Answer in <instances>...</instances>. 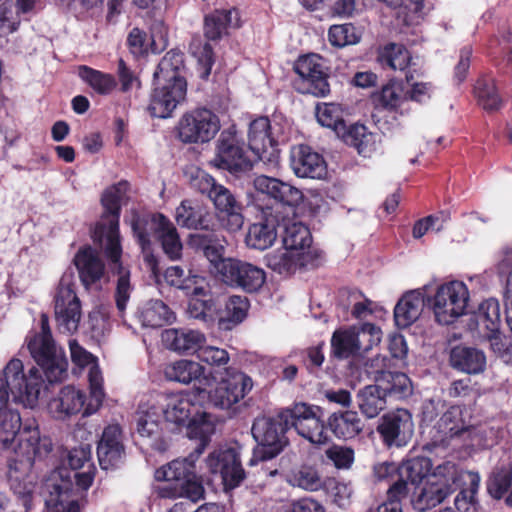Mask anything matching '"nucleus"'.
Returning <instances> with one entry per match:
<instances>
[{
    "label": "nucleus",
    "instance_id": "1a4fd4ad",
    "mask_svg": "<svg viewBox=\"0 0 512 512\" xmlns=\"http://www.w3.org/2000/svg\"><path fill=\"white\" fill-rule=\"evenodd\" d=\"M290 126L277 117L269 120L259 117L253 120L248 129V145L258 160L275 164L278 161L277 146L288 140Z\"/></svg>",
    "mask_w": 512,
    "mask_h": 512
},
{
    "label": "nucleus",
    "instance_id": "4468645a",
    "mask_svg": "<svg viewBox=\"0 0 512 512\" xmlns=\"http://www.w3.org/2000/svg\"><path fill=\"white\" fill-rule=\"evenodd\" d=\"M472 431L463 419V412L459 406L450 407L430 429L429 436L432 447L459 448L467 444Z\"/></svg>",
    "mask_w": 512,
    "mask_h": 512
},
{
    "label": "nucleus",
    "instance_id": "dca6fc26",
    "mask_svg": "<svg viewBox=\"0 0 512 512\" xmlns=\"http://www.w3.org/2000/svg\"><path fill=\"white\" fill-rule=\"evenodd\" d=\"M216 168L239 174L251 169L252 161L246 155L234 127L220 134L217 141L216 154L211 160Z\"/></svg>",
    "mask_w": 512,
    "mask_h": 512
},
{
    "label": "nucleus",
    "instance_id": "49530a36",
    "mask_svg": "<svg viewBox=\"0 0 512 512\" xmlns=\"http://www.w3.org/2000/svg\"><path fill=\"white\" fill-rule=\"evenodd\" d=\"M379 388L385 392L386 398L401 399L412 392V384L408 376L400 372L382 373L375 377Z\"/></svg>",
    "mask_w": 512,
    "mask_h": 512
},
{
    "label": "nucleus",
    "instance_id": "052dcab7",
    "mask_svg": "<svg viewBox=\"0 0 512 512\" xmlns=\"http://www.w3.org/2000/svg\"><path fill=\"white\" fill-rule=\"evenodd\" d=\"M359 30L350 23L333 25L328 31V40L335 47L354 45L360 41Z\"/></svg>",
    "mask_w": 512,
    "mask_h": 512
},
{
    "label": "nucleus",
    "instance_id": "6e6552de",
    "mask_svg": "<svg viewBox=\"0 0 512 512\" xmlns=\"http://www.w3.org/2000/svg\"><path fill=\"white\" fill-rule=\"evenodd\" d=\"M26 344L31 357L42 368L50 383L64 378L68 362L52 338L46 315L41 316L40 330L28 334Z\"/></svg>",
    "mask_w": 512,
    "mask_h": 512
},
{
    "label": "nucleus",
    "instance_id": "c85d7f7f",
    "mask_svg": "<svg viewBox=\"0 0 512 512\" xmlns=\"http://www.w3.org/2000/svg\"><path fill=\"white\" fill-rule=\"evenodd\" d=\"M164 279L170 286L176 287L191 296H205L209 292V284L204 276L192 272L186 273L178 265L168 267Z\"/></svg>",
    "mask_w": 512,
    "mask_h": 512
},
{
    "label": "nucleus",
    "instance_id": "8fccbe9b",
    "mask_svg": "<svg viewBox=\"0 0 512 512\" xmlns=\"http://www.w3.org/2000/svg\"><path fill=\"white\" fill-rule=\"evenodd\" d=\"M331 431L337 438L351 439L362 430L361 420L356 412L333 413L328 420Z\"/></svg>",
    "mask_w": 512,
    "mask_h": 512
},
{
    "label": "nucleus",
    "instance_id": "412c9836",
    "mask_svg": "<svg viewBox=\"0 0 512 512\" xmlns=\"http://www.w3.org/2000/svg\"><path fill=\"white\" fill-rule=\"evenodd\" d=\"M377 429L388 446H405L414 432L412 415L405 409H397L384 415Z\"/></svg>",
    "mask_w": 512,
    "mask_h": 512
},
{
    "label": "nucleus",
    "instance_id": "603ef678",
    "mask_svg": "<svg viewBox=\"0 0 512 512\" xmlns=\"http://www.w3.org/2000/svg\"><path fill=\"white\" fill-rule=\"evenodd\" d=\"M474 317L480 329L486 330L488 333L498 332L501 324L499 302L493 298L483 301Z\"/></svg>",
    "mask_w": 512,
    "mask_h": 512
},
{
    "label": "nucleus",
    "instance_id": "9d476101",
    "mask_svg": "<svg viewBox=\"0 0 512 512\" xmlns=\"http://www.w3.org/2000/svg\"><path fill=\"white\" fill-rule=\"evenodd\" d=\"M425 285L427 305L433 311L438 323L448 325L466 313L469 290L462 281H449L436 287L433 293Z\"/></svg>",
    "mask_w": 512,
    "mask_h": 512
},
{
    "label": "nucleus",
    "instance_id": "cd10ccee",
    "mask_svg": "<svg viewBox=\"0 0 512 512\" xmlns=\"http://www.w3.org/2000/svg\"><path fill=\"white\" fill-rule=\"evenodd\" d=\"M164 345L179 354H195L206 343L205 335L190 328H170L162 332Z\"/></svg>",
    "mask_w": 512,
    "mask_h": 512
},
{
    "label": "nucleus",
    "instance_id": "a211bd4d",
    "mask_svg": "<svg viewBox=\"0 0 512 512\" xmlns=\"http://www.w3.org/2000/svg\"><path fill=\"white\" fill-rule=\"evenodd\" d=\"M205 465L211 474L220 477L225 490L236 488L245 478L239 455L234 448L214 450L206 458Z\"/></svg>",
    "mask_w": 512,
    "mask_h": 512
},
{
    "label": "nucleus",
    "instance_id": "7c9ffc66",
    "mask_svg": "<svg viewBox=\"0 0 512 512\" xmlns=\"http://www.w3.org/2000/svg\"><path fill=\"white\" fill-rule=\"evenodd\" d=\"M426 293L423 289L407 292L394 309V318L398 327L405 328L415 322L425 306Z\"/></svg>",
    "mask_w": 512,
    "mask_h": 512
},
{
    "label": "nucleus",
    "instance_id": "c03bdc74",
    "mask_svg": "<svg viewBox=\"0 0 512 512\" xmlns=\"http://www.w3.org/2000/svg\"><path fill=\"white\" fill-rule=\"evenodd\" d=\"M361 337L357 335V326L336 330L331 338L332 352L335 357L346 359L359 354Z\"/></svg>",
    "mask_w": 512,
    "mask_h": 512
},
{
    "label": "nucleus",
    "instance_id": "c756f323",
    "mask_svg": "<svg viewBox=\"0 0 512 512\" xmlns=\"http://www.w3.org/2000/svg\"><path fill=\"white\" fill-rule=\"evenodd\" d=\"M340 138L363 157H370L376 153L382 142L381 134L371 132L365 125L358 123L347 126Z\"/></svg>",
    "mask_w": 512,
    "mask_h": 512
},
{
    "label": "nucleus",
    "instance_id": "f3484780",
    "mask_svg": "<svg viewBox=\"0 0 512 512\" xmlns=\"http://www.w3.org/2000/svg\"><path fill=\"white\" fill-rule=\"evenodd\" d=\"M69 348L72 362L79 368L88 367L90 398L85 414L92 415L101 407L105 397L102 372L97 358L80 346L76 340L69 341Z\"/></svg>",
    "mask_w": 512,
    "mask_h": 512
},
{
    "label": "nucleus",
    "instance_id": "f704fd0d",
    "mask_svg": "<svg viewBox=\"0 0 512 512\" xmlns=\"http://www.w3.org/2000/svg\"><path fill=\"white\" fill-rule=\"evenodd\" d=\"M74 264L79 272V278L86 287L96 283L104 275V264L90 247L77 252L74 257Z\"/></svg>",
    "mask_w": 512,
    "mask_h": 512
},
{
    "label": "nucleus",
    "instance_id": "f8f14e48",
    "mask_svg": "<svg viewBox=\"0 0 512 512\" xmlns=\"http://www.w3.org/2000/svg\"><path fill=\"white\" fill-rule=\"evenodd\" d=\"M319 412V407L299 402L281 411L280 418L288 429H295L299 436L320 446L328 442V435Z\"/></svg>",
    "mask_w": 512,
    "mask_h": 512
},
{
    "label": "nucleus",
    "instance_id": "ddd939ff",
    "mask_svg": "<svg viewBox=\"0 0 512 512\" xmlns=\"http://www.w3.org/2000/svg\"><path fill=\"white\" fill-rule=\"evenodd\" d=\"M75 287V272L68 268L63 273L55 294V317L62 333L77 331L81 320V305Z\"/></svg>",
    "mask_w": 512,
    "mask_h": 512
},
{
    "label": "nucleus",
    "instance_id": "37998d69",
    "mask_svg": "<svg viewBox=\"0 0 512 512\" xmlns=\"http://www.w3.org/2000/svg\"><path fill=\"white\" fill-rule=\"evenodd\" d=\"M464 474H477L473 471H465L459 468L454 462L446 461L437 465L431 472L432 481L437 482L442 488H447L451 494L457 487L466 486L468 480Z\"/></svg>",
    "mask_w": 512,
    "mask_h": 512
},
{
    "label": "nucleus",
    "instance_id": "0eeeda50",
    "mask_svg": "<svg viewBox=\"0 0 512 512\" xmlns=\"http://www.w3.org/2000/svg\"><path fill=\"white\" fill-rule=\"evenodd\" d=\"M166 421L176 425L189 421L190 433L202 442L214 433L216 419L211 414L199 412L193 404L194 392L152 396Z\"/></svg>",
    "mask_w": 512,
    "mask_h": 512
},
{
    "label": "nucleus",
    "instance_id": "bb28decb",
    "mask_svg": "<svg viewBox=\"0 0 512 512\" xmlns=\"http://www.w3.org/2000/svg\"><path fill=\"white\" fill-rule=\"evenodd\" d=\"M210 199L213 201L222 225L231 232H236L243 226V216L240 212V205L232 193L224 186L214 188Z\"/></svg>",
    "mask_w": 512,
    "mask_h": 512
},
{
    "label": "nucleus",
    "instance_id": "58836bf2",
    "mask_svg": "<svg viewBox=\"0 0 512 512\" xmlns=\"http://www.w3.org/2000/svg\"><path fill=\"white\" fill-rule=\"evenodd\" d=\"M311 243V233L306 225L297 221H289L285 224L283 244L299 254L303 253V256H307V259L312 262L314 252L311 249Z\"/></svg>",
    "mask_w": 512,
    "mask_h": 512
},
{
    "label": "nucleus",
    "instance_id": "39448f33",
    "mask_svg": "<svg viewBox=\"0 0 512 512\" xmlns=\"http://www.w3.org/2000/svg\"><path fill=\"white\" fill-rule=\"evenodd\" d=\"M93 480L94 469L91 465L82 472H75L65 467L50 472L41 486L46 512H80L79 503L74 496V481L77 488L87 490Z\"/></svg>",
    "mask_w": 512,
    "mask_h": 512
},
{
    "label": "nucleus",
    "instance_id": "3c124183",
    "mask_svg": "<svg viewBox=\"0 0 512 512\" xmlns=\"http://www.w3.org/2000/svg\"><path fill=\"white\" fill-rule=\"evenodd\" d=\"M407 98L402 83L396 80L389 81L373 96L376 106L387 110L398 109Z\"/></svg>",
    "mask_w": 512,
    "mask_h": 512
},
{
    "label": "nucleus",
    "instance_id": "680f3d73",
    "mask_svg": "<svg viewBox=\"0 0 512 512\" xmlns=\"http://www.w3.org/2000/svg\"><path fill=\"white\" fill-rule=\"evenodd\" d=\"M475 95L483 109L495 111L501 107V98L493 82L480 80L475 86Z\"/></svg>",
    "mask_w": 512,
    "mask_h": 512
},
{
    "label": "nucleus",
    "instance_id": "69168bd1",
    "mask_svg": "<svg viewBox=\"0 0 512 512\" xmlns=\"http://www.w3.org/2000/svg\"><path fill=\"white\" fill-rule=\"evenodd\" d=\"M357 326V335L361 337L359 353L367 352L373 347L379 345L382 340V331L372 323H363Z\"/></svg>",
    "mask_w": 512,
    "mask_h": 512
},
{
    "label": "nucleus",
    "instance_id": "4d7b16f0",
    "mask_svg": "<svg viewBox=\"0 0 512 512\" xmlns=\"http://www.w3.org/2000/svg\"><path fill=\"white\" fill-rule=\"evenodd\" d=\"M464 477L468 483L466 486H461L462 489L455 498L456 512H476V494L479 489L480 476L479 474H464Z\"/></svg>",
    "mask_w": 512,
    "mask_h": 512
},
{
    "label": "nucleus",
    "instance_id": "79ce46f5",
    "mask_svg": "<svg viewBox=\"0 0 512 512\" xmlns=\"http://www.w3.org/2000/svg\"><path fill=\"white\" fill-rule=\"evenodd\" d=\"M21 428V417L17 410L11 409L8 402L0 404V453L14 447L15 437Z\"/></svg>",
    "mask_w": 512,
    "mask_h": 512
},
{
    "label": "nucleus",
    "instance_id": "473e14b6",
    "mask_svg": "<svg viewBox=\"0 0 512 512\" xmlns=\"http://www.w3.org/2000/svg\"><path fill=\"white\" fill-rule=\"evenodd\" d=\"M161 416L153 397L142 400L134 415L136 432L143 438H152L158 435Z\"/></svg>",
    "mask_w": 512,
    "mask_h": 512
},
{
    "label": "nucleus",
    "instance_id": "aec40b11",
    "mask_svg": "<svg viewBox=\"0 0 512 512\" xmlns=\"http://www.w3.org/2000/svg\"><path fill=\"white\" fill-rule=\"evenodd\" d=\"M295 71L306 85L303 92L317 97H324L329 93L326 67L320 55L301 56L295 63Z\"/></svg>",
    "mask_w": 512,
    "mask_h": 512
},
{
    "label": "nucleus",
    "instance_id": "9b49d317",
    "mask_svg": "<svg viewBox=\"0 0 512 512\" xmlns=\"http://www.w3.org/2000/svg\"><path fill=\"white\" fill-rule=\"evenodd\" d=\"M287 429L280 413L276 418L257 417L252 425V436L258 445L249 464L255 465L258 461L269 460L280 454L288 444L285 436Z\"/></svg>",
    "mask_w": 512,
    "mask_h": 512
},
{
    "label": "nucleus",
    "instance_id": "72a5a7b5",
    "mask_svg": "<svg viewBox=\"0 0 512 512\" xmlns=\"http://www.w3.org/2000/svg\"><path fill=\"white\" fill-rule=\"evenodd\" d=\"M241 26L240 13L236 9L216 10L205 17L204 32L210 40H218L230 29Z\"/></svg>",
    "mask_w": 512,
    "mask_h": 512
},
{
    "label": "nucleus",
    "instance_id": "a18cd8bd",
    "mask_svg": "<svg viewBox=\"0 0 512 512\" xmlns=\"http://www.w3.org/2000/svg\"><path fill=\"white\" fill-rule=\"evenodd\" d=\"M197 456L190 455L185 459H176L157 469L155 479L158 482H183L187 477L195 474V459Z\"/></svg>",
    "mask_w": 512,
    "mask_h": 512
},
{
    "label": "nucleus",
    "instance_id": "f257e3e1",
    "mask_svg": "<svg viewBox=\"0 0 512 512\" xmlns=\"http://www.w3.org/2000/svg\"><path fill=\"white\" fill-rule=\"evenodd\" d=\"M166 380L189 385L198 382L199 394H207L209 402L220 409H233L252 390L253 380L243 371L226 367L222 371H206L199 362L179 359L163 368Z\"/></svg>",
    "mask_w": 512,
    "mask_h": 512
},
{
    "label": "nucleus",
    "instance_id": "de8ad7c7",
    "mask_svg": "<svg viewBox=\"0 0 512 512\" xmlns=\"http://www.w3.org/2000/svg\"><path fill=\"white\" fill-rule=\"evenodd\" d=\"M400 480L398 482H410L416 487L422 484L432 472L431 460L427 457H415L402 462L398 468Z\"/></svg>",
    "mask_w": 512,
    "mask_h": 512
},
{
    "label": "nucleus",
    "instance_id": "338daca9",
    "mask_svg": "<svg viewBox=\"0 0 512 512\" xmlns=\"http://www.w3.org/2000/svg\"><path fill=\"white\" fill-rule=\"evenodd\" d=\"M190 52L203 68V77H207L213 64V53L210 44L202 43L200 38H194L190 44Z\"/></svg>",
    "mask_w": 512,
    "mask_h": 512
},
{
    "label": "nucleus",
    "instance_id": "09e8293b",
    "mask_svg": "<svg viewBox=\"0 0 512 512\" xmlns=\"http://www.w3.org/2000/svg\"><path fill=\"white\" fill-rule=\"evenodd\" d=\"M358 406L367 418L376 417L385 409L387 398L377 383L365 386L358 392Z\"/></svg>",
    "mask_w": 512,
    "mask_h": 512
},
{
    "label": "nucleus",
    "instance_id": "c9c22d12",
    "mask_svg": "<svg viewBox=\"0 0 512 512\" xmlns=\"http://www.w3.org/2000/svg\"><path fill=\"white\" fill-rule=\"evenodd\" d=\"M265 261L269 268L279 274H290L298 267L311 263L303 253L299 254L284 244L281 248L266 254Z\"/></svg>",
    "mask_w": 512,
    "mask_h": 512
},
{
    "label": "nucleus",
    "instance_id": "a19ab883",
    "mask_svg": "<svg viewBox=\"0 0 512 512\" xmlns=\"http://www.w3.org/2000/svg\"><path fill=\"white\" fill-rule=\"evenodd\" d=\"M137 318L143 327L158 328L172 323L175 316L163 301L152 299L138 308Z\"/></svg>",
    "mask_w": 512,
    "mask_h": 512
},
{
    "label": "nucleus",
    "instance_id": "774afa93",
    "mask_svg": "<svg viewBox=\"0 0 512 512\" xmlns=\"http://www.w3.org/2000/svg\"><path fill=\"white\" fill-rule=\"evenodd\" d=\"M407 495V488L404 482H395L388 490L389 500L381 504L377 512H402L400 499Z\"/></svg>",
    "mask_w": 512,
    "mask_h": 512
},
{
    "label": "nucleus",
    "instance_id": "6ab92c4d",
    "mask_svg": "<svg viewBox=\"0 0 512 512\" xmlns=\"http://www.w3.org/2000/svg\"><path fill=\"white\" fill-rule=\"evenodd\" d=\"M227 263L220 278L223 283L249 293L258 291L265 283L266 273L262 268L235 258Z\"/></svg>",
    "mask_w": 512,
    "mask_h": 512
},
{
    "label": "nucleus",
    "instance_id": "5701e85b",
    "mask_svg": "<svg viewBox=\"0 0 512 512\" xmlns=\"http://www.w3.org/2000/svg\"><path fill=\"white\" fill-rule=\"evenodd\" d=\"M290 165L297 177L323 179L327 165L323 157L309 146L297 145L291 149Z\"/></svg>",
    "mask_w": 512,
    "mask_h": 512
},
{
    "label": "nucleus",
    "instance_id": "ea45409f",
    "mask_svg": "<svg viewBox=\"0 0 512 512\" xmlns=\"http://www.w3.org/2000/svg\"><path fill=\"white\" fill-rule=\"evenodd\" d=\"M450 494L447 488H442L431 477L415 488L412 504L418 511H426L442 503Z\"/></svg>",
    "mask_w": 512,
    "mask_h": 512
},
{
    "label": "nucleus",
    "instance_id": "423d86ee",
    "mask_svg": "<svg viewBox=\"0 0 512 512\" xmlns=\"http://www.w3.org/2000/svg\"><path fill=\"white\" fill-rule=\"evenodd\" d=\"M42 372L36 366L25 370L22 360L11 358L0 371V398L13 400L28 408H34L45 388Z\"/></svg>",
    "mask_w": 512,
    "mask_h": 512
},
{
    "label": "nucleus",
    "instance_id": "13d9d810",
    "mask_svg": "<svg viewBox=\"0 0 512 512\" xmlns=\"http://www.w3.org/2000/svg\"><path fill=\"white\" fill-rule=\"evenodd\" d=\"M511 481L512 461L508 457L493 471L488 482V490L493 497L500 499L511 486Z\"/></svg>",
    "mask_w": 512,
    "mask_h": 512
},
{
    "label": "nucleus",
    "instance_id": "5fc2aeb1",
    "mask_svg": "<svg viewBox=\"0 0 512 512\" xmlns=\"http://www.w3.org/2000/svg\"><path fill=\"white\" fill-rule=\"evenodd\" d=\"M316 118L320 125L332 129L338 137L347 128L340 105L335 103H321L316 106Z\"/></svg>",
    "mask_w": 512,
    "mask_h": 512
},
{
    "label": "nucleus",
    "instance_id": "e2e57ef3",
    "mask_svg": "<svg viewBox=\"0 0 512 512\" xmlns=\"http://www.w3.org/2000/svg\"><path fill=\"white\" fill-rule=\"evenodd\" d=\"M382 59L393 70H404L408 67L411 56L409 51L399 44H389L382 52Z\"/></svg>",
    "mask_w": 512,
    "mask_h": 512
},
{
    "label": "nucleus",
    "instance_id": "b1692460",
    "mask_svg": "<svg viewBox=\"0 0 512 512\" xmlns=\"http://www.w3.org/2000/svg\"><path fill=\"white\" fill-rule=\"evenodd\" d=\"M254 188L283 205L295 207L303 201V193L297 187L280 179L259 175L254 179Z\"/></svg>",
    "mask_w": 512,
    "mask_h": 512
},
{
    "label": "nucleus",
    "instance_id": "864d4df0",
    "mask_svg": "<svg viewBox=\"0 0 512 512\" xmlns=\"http://www.w3.org/2000/svg\"><path fill=\"white\" fill-rule=\"evenodd\" d=\"M77 74L94 91L102 95L110 94L117 85V82L112 75L103 73L85 65L78 67Z\"/></svg>",
    "mask_w": 512,
    "mask_h": 512
},
{
    "label": "nucleus",
    "instance_id": "393cba45",
    "mask_svg": "<svg viewBox=\"0 0 512 512\" xmlns=\"http://www.w3.org/2000/svg\"><path fill=\"white\" fill-rule=\"evenodd\" d=\"M85 393L74 386L63 387L58 395L52 398L48 403V412L50 415L59 420H64L68 417L78 414L83 410V416L85 414Z\"/></svg>",
    "mask_w": 512,
    "mask_h": 512
},
{
    "label": "nucleus",
    "instance_id": "6e6d98bb",
    "mask_svg": "<svg viewBox=\"0 0 512 512\" xmlns=\"http://www.w3.org/2000/svg\"><path fill=\"white\" fill-rule=\"evenodd\" d=\"M277 238V231L273 223H255L250 226L246 235V243L249 247L265 250L270 247Z\"/></svg>",
    "mask_w": 512,
    "mask_h": 512
},
{
    "label": "nucleus",
    "instance_id": "f03ea898",
    "mask_svg": "<svg viewBox=\"0 0 512 512\" xmlns=\"http://www.w3.org/2000/svg\"><path fill=\"white\" fill-rule=\"evenodd\" d=\"M129 183L120 181L107 188L101 198L104 212L94 229V239L103 249L110 266L119 278L116 287V306L119 312H124L130 299L132 287L130 285L129 271L120 263L121 244L119 235L120 207L127 200Z\"/></svg>",
    "mask_w": 512,
    "mask_h": 512
},
{
    "label": "nucleus",
    "instance_id": "a878e982",
    "mask_svg": "<svg viewBox=\"0 0 512 512\" xmlns=\"http://www.w3.org/2000/svg\"><path fill=\"white\" fill-rule=\"evenodd\" d=\"M97 455L104 470L113 468L121 461L124 456V445L118 424H110L104 429L97 447Z\"/></svg>",
    "mask_w": 512,
    "mask_h": 512
},
{
    "label": "nucleus",
    "instance_id": "e433bc0d",
    "mask_svg": "<svg viewBox=\"0 0 512 512\" xmlns=\"http://www.w3.org/2000/svg\"><path fill=\"white\" fill-rule=\"evenodd\" d=\"M210 213L205 206L194 200H183L176 208V222L189 229H208Z\"/></svg>",
    "mask_w": 512,
    "mask_h": 512
},
{
    "label": "nucleus",
    "instance_id": "7ed1b4c3",
    "mask_svg": "<svg viewBox=\"0 0 512 512\" xmlns=\"http://www.w3.org/2000/svg\"><path fill=\"white\" fill-rule=\"evenodd\" d=\"M53 449L50 437L42 435L33 422L25 424L21 437L9 451L8 481L13 492L18 495L26 509H29L35 490V477L31 474L33 464L45 459Z\"/></svg>",
    "mask_w": 512,
    "mask_h": 512
},
{
    "label": "nucleus",
    "instance_id": "4be33fe9",
    "mask_svg": "<svg viewBox=\"0 0 512 512\" xmlns=\"http://www.w3.org/2000/svg\"><path fill=\"white\" fill-rule=\"evenodd\" d=\"M225 244V239L216 233H196L190 237V245L203 253L209 262L210 272L219 279L223 275L224 267L228 264L227 262L234 260V258L223 257Z\"/></svg>",
    "mask_w": 512,
    "mask_h": 512
},
{
    "label": "nucleus",
    "instance_id": "4c0bfd02",
    "mask_svg": "<svg viewBox=\"0 0 512 512\" xmlns=\"http://www.w3.org/2000/svg\"><path fill=\"white\" fill-rule=\"evenodd\" d=\"M451 365L467 374H479L485 370L486 356L483 351L464 346L454 347L450 354Z\"/></svg>",
    "mask_w": 512,
    "mask_h": 512
},
{
    "label": "nucleus",
    "instance_id": "0e129e2a",
    "mask_svg": "<svg viewBox=\"0 0 512 512\" xmlns=\"http://www.w3.org/2000/svg\"><path fill=\"white\" fill-rule=\"evenodd\" d=\"M248 309L249 301L246 297L238 295L230 296L225 305L227 318H222L221 322L225 323L228 321L234 325L239 324L246 318Z\"/></svg>",
    "mask_w": 512,
    "mask_h": 512
},
{
    "label": "nucleus",
    "instance_id": "20e7f679",
    "mask_svg": "<svg viewBox=\"0 0 512 512\" xmlns=\"http://www.w3.org/2000/svg\"><path fill=\"white\" fill-rule=\"evenodd\" d=\"M183 67V54L173 50L167 52L158 64L150 102V111L154 117H169L185 99L187 84L182 75Z\"/></svg>",
    "mask_w": 512,
    "mask_h": 512
},
{
    "label": "nucleus",
    "instance_id": "2eb2a0df",
    "mask_svg": "<svg viewBox=\"0 0 512 512\" xmlns=\"http://www.w3.org/2000/svg\"><path fill=\"white\" fill-rule=\"evenodd\" d=\"M219 117L211 110L198 108L185 113L179 120L177 132L184 143H207L220 130Z\"/></svg>",
    "mask_w": 512,
    "mask_h": 512
},
{
    "label": "nucleus",
    "instance_id": "bf43d9fd",
    "mask_svg": "<svg viewBox=\"0 0 512 512\" xmlns=\"http://www.w3.org/2000/svg\"><path fill=\"white\" fill-rule=\"evenodd\" d=\"M288 481L293 486L309 491H317L322 487V480L318 471L310 465H301L294 468L288 476Z\"/></svg>",
    "mask_w": 512,
    "mask_h": 512
},
{
    "label": "nucleus",
    "instance_id": "2f4dec72",
    "mask_svg": "<svg viewBox=\"0 0 512 512\" xmlns=\"http://www.w3.org/2000/svg\"><path fill=\"white\" fill-rule=\"evenodd\" d=\"M149 227L155 230V237L161 243L164 253L172 260L178 259L182 252V243L174 224L164 215L157 214L149 222Z\"/></svg>",
    "mask_w": 512,
    "mask_h": 512
}]
</instances>
